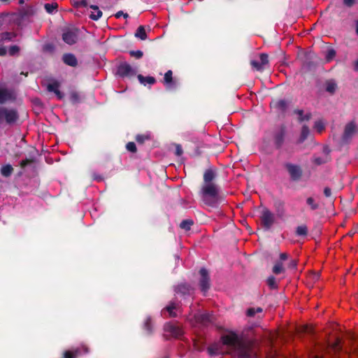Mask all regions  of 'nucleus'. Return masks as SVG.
Segmentation results:
<instances>
[{
    "label": "nucleus",
    "instance_id": "nucleus-1",
    "mask_svg": "<svg viewBox=\"0 0 358 358\" xmlns=\"http://www.w3.org/2000/svg\"><path fill=\"white\" fill-rule=\"evenodd\" d=\"M221 340L234 358H257L252 342L240 338L234 333L222 336Z\"/></svg>",
    "mask_w": 358,
    "mask_h": 358
},
{
    "label": "nucleus",
    "instance_id": "nucleus-2",
    "mask_svg": "<svg viewBox=\"0 0 358 358\" xmlns=\"http://www.w3.org/2000/svg\"><path fill=\"white\" fill-rule=\"evenodd\" d=\"M217 177L215 169L209 168L205 170L203 175V184L199 190L201 196L205 204L214 206L219 196V188L214 180Z\"/></svg>",
    "mask_w": 358,
    "mask_h": 358
},
{
    "label": "nucleus",
    "instance_id": "nucleus-3",
    "mask_svg": "<svg viewBox=\"0 0 358 358\" xmlns=\"http://www.w3.org/2000/svg\"><path fill=\"white\" fill-rule=\"evenodd\" d=\"M287 128L285 124L276 127L272 132V141L276 150H280L285 143Z\"/></svg>",
    "mask_w": 358,
    "mask_h": 358
},
{
    "label": "nucleus",
    "instance_id": "nucleus-4",
    "mask_svg": "<svg viewBox=\"0 0 358 358\" xmlns=\"http://www.w3.org/2000/svg\"><path fill=\"white\" fill-rule=\"evenodd\" d=\"M358 134V127L354 120L347 123L343 129V133L341 138L342 145L349 144L353 137Z\"/></svg>",
    "mask_w": 358,
    "mask_h": 358
},
{
    "label": "nucleus",
    "instance_id": "nucleus-5",
    "mask_svg": "<svg viewBox=\"0 0 358 358\" xmlns=\"http://www.w3.org/2000/svg\"><path fill=\"white\" fill-rule=\"evenodd\" d=\"M259 218L261 225L266 231L270 230L275 221L274 213L267 208L262 209Z\"/></svg>",
    "mask_w": 358,
    "mask_h": 358
},
{
    "label": "nucleus",
    "instance_id": "nucleus-6",
    "mask_svg": "<svg viewBox=\"0 0 358 358\" xmlns=\"http://www.w3.org/2000/svg\"><path fill=\"white\" fill-rule=\"evenodd\" d=\"M283 166L287 171L291 180L298 182L301 179L303 176V169L300 165L291 162H285Z\"/></svg>",
    "mask_w": 358,
    "mask_h": 358
},
{
    "label": "nucleus",
    "instance_id": "nucleus-7",
    "mask_svg": "<svg viewBox=\"0 0 358 358\" xmlns=\"http://www.w3.org/2000/svg\"><path fill=\"white\" fill-rule=\"evenodd\" d=\"M18 117L19 115L15 109H8L5 107H0V124L5 120L7 124H11L15 122Z\"/></svg>",
    "mask_w": 358,
    "mask_h": 358
},
{
    "label": "nucleus",
    "instance_id": "nucleus-8",
    "mask_svg": "<svg viewBox=\"0 0 358 358\" xmlns=\"http://www.w3.org/2000/svg\"><path fill=\"white\" fill-rule=\"evenodd\" d=\"M199 273L200 275L199 285L201 291L204 294H206V293L210 288V285H211L210 274H209L208 271L204 267L201 268Z\"/></svg>",
    "mask_w": 358,
    "mask_h": 358
},
{
    "label": "nucleus",
    "instance_id": "nucleus-9",
    "mask_svg": "<svg viewBox=\"0 0 358 358\" xmlns=\"http://www.w3.org/2000/svg\"><path fill=\"white\" fill-rule=\"evenodd\" d=\"M78 30L77 29H68L62 34V40L69 45H73L78 41Z\"/></svg>",
    "mask_w": 358,
    "mask_h": 358
},
{
    "label": "nucleus",
    "instance_id": "nucleus-10",
    "mask_svg": "<svg viewBox=\"0 0 358 358\" xmlns=\"http://www.w3.org/2000/svg\"><path fill=\"white\" fill-rule=\"evenodd\" d=\"M117 73L122 77H132L136 74V71L127 62L120 64L117 66Z\"/></svg>",
    "mask_w": 358,
    "mask_h": 358
},
{
    "label": "nucleus",
    "instance_id": "nucleus-11",
    "mask_svg": "<svg viewBox=\"0 0 358 358\" xmlns=\"http://www.w3.org/2000/svg\"><path fill=\"white\" fill-rule=\"evenodd\" d=\"M260 61L251 60L250 65L253 69L257 71H263L265 66L268 64V55L266 53H261L259 55Z\"/></svg>",
    "mask_w": 358,
    "mask_h": 358
},
{
    "label": "nucleus",
    "instance_id": "nucleus-12",
    "mask_svg": "<svg viewBox=\"0 0 358 358\" xmlns=\"http://www.w3.org/2000/svg\"><path fill=\"white\" fill-rule=\"evenodd\" d=\"M174 292L176 294H179L185 298L192 294L193 289L190 285L186 282H181L174 287Z\"/></svg>",
    "mask_w": 358,
    "mask_h": 358
},
{
    "label": "nucleus",
    "instance_id": "nucleus-13",
    "mask_svg": "<svg viewBox=\"0 0 358 358\" xmlns=\"http://www.w3.org/2000/svg\"><path fill=\"white\" fill-rule=\"evenodd\" d=\"M164 329L176 338H179L183 334V331L180 327L171 322L166 323Z\"/></svg>",
    "mask_w": 358,
    "mask_h": 358
},
{
    "label": "nucleus",
    "instance_id": "nucleus-14",
    "mask_svg": "<svg viewBox=\"0 0 358 358\" xmlns=\"http://www.w3.org/2000/svg\"><path fill=\"white\" fill-rule=\"evenodd\" d=\"M194 319L196 322L207 326L213 322L214 316L209 313H198L195 314Z\"/></svg>",
    "mask_w": 358,
    "mask_h": 358
},
{
    "label": "nucleus",
    "instance_id": "nucleus-15",
    "mask_svg": "<svg viewBox=\"0 0 358 358\" xmlns=\"http://www.w3.org/2000/svg\"><path fill=\"white\" fill-rule=\"evenodd\" d=\"M89 349L87 346L83 345L81 348H76L72 350H66L63 352L62 358H76L82 353L87 354Z\"/></svg>",
    "mask_w": 358,
    "mask_h": 358
},
{
    "label": "nucleus",
    "instance_id": "nucleus-16",
    "mask_svg": "<svg viewBox=\"0 0 358 358\" xmlns=\"http://www.w3.org/2000/svg\"><path fill=\"white\" fill-rule=\"evenodd\" d=\"M15 99L14 94L6 88H0V104H3L8 101H13Z\"/></svg>",
    "mask_w": 358,
    "mask_h": 358
},
{
    "label": "nucleus",
    "instance_id": "nucleus-17",
    "mask_svg": "<svg viewBox=\"0 0 358 358\" xmlns=\"http://www.w3.org/2000/svg\"><path fill=\"white\" fill-rule=\"evenodd\" d=\"M89 9L88 16L90 19L96 21L102 16V11L97 6L90 5Z\"/></svg>",
    "mask_w": 358,
    "mask_h": 358
},
{
    "label": "nucleus",
    "instance_id": "nucleus-18",
    "mask_svg": "<svg viewBox=\"0 0 358 358\" xmlns=\"http://www.w3.org/2000/svg\"><path fill=\"white\" fill-rule=\"evenodd\" d=\"M62 60L68 66L75 67L78 65V60L72 53H65L62 56Z\"/></svg>",
    "mask_w": 358,
    "mask_h": 358
},
{
    "label": "nucleus",
    "instance_id": "nucleus-19",
    "mask_svg": "<svg viewBox=\"0 0 358 358\" xmlns=\"http://www.w3.org/2000/svg\"><path fill=\"white\" fill-rule=\"evenodd\" d=\"M274 207L279 217H282L285 213V202L281 199L274 201Z\"/></svg>",
    "mask_w": 358,
    "mask_h": 358
},
{
    "label": "nucleus",
    "instance_id": "nucleus-20",
    "mask_svg": "<svg viewBox=\"0 0 358 358\" xmlns=\"http://www.w3.org/2000/svg\"><path fill=\"white\" fill-rule=\"evenodd\" d=\"M143 330L145 331L146 335L150 336L152 334L153 329H154V325H153V322H152V320L151 317L148 316L145 318V320L143 322Z\"/></svg>",
    "mask_w": 358,
    "mask_h": 358
},
{
    "label": "nucleus",
    "instance_id": "nucleus-21",
    "mask_svg": "<svg viewBox=\"0 0 358 358\" xmlns=\"http://www.w3.org/2000/svg\"><path fill=\"white\" fill-rule=\"evenodd\" d=\"M271 106L281 112H285L287 108V102L285 99L273 100Z\"/></svg>",
    "mask_w": 358,
    "mask_h": 358
},
{
    "label": "nucleus",
    "instance_id": "nucleus-22",
    "mask_svg": "<svg viewBox=\"0 0 358 358\" xmlns=\"http://www.w3.org/2000/svg\"><path fill=\"white\" fill-rule=\"evenodd\" d=\"M164 83L167 86L168 88L175 87L176 83L173 82V72L171 70H169L165 73L164 77Z\"/></svg>",
    "mask_w": 358,
    "mask_h": 358
},
{
    "label": "nucleus",
    "instance_id": "nucleus-23",
    "mask_svg": "<svg viewBox=\"0 0 358 358\" xmlns=\"http://www.w3.org/2000/svg\"><path fill=\"white\" fill-rule=\"evenodd\" d=\"M17 36L15 32L5 31L0 34V42L13 41Z\"/></svg>",
    "mask_w": 358,
    "mask_h": 358
},
{
    "label": "nucleus",
    "instance_id": "nucleus-24",
    "mask_svg": "<svg viewBox=\"0 0 358 358\" xmlns=\"http://www.w3.org/2000/svg\"><path fill=\"white\" fill-rule=\"evenodd\" d=\"M138 80L141 84L146 85V84L154 85L156 83V79L152 76H143L141 74L137 76Z\"/></svg>",
    "mask_w": 358,
    "mask_h": 358
},
{
    "label": "nucleus",
    "instance_id": "nucleus-25",
    "mask_svg": "<svg viewBox=\"0 0 358 358\" xmlns=\"http://www.w3.org/2000/svg\"><path fill=\"white\" fill-rule=\"evenodd\" d=\"M337 89V84L334 80H328L326 82V91L331 94H334Z\"/></svg>",
    "mask_w": 358,
    "mask_h": 358
},
{
    "label": "nucleus",
    "instance_id": "nucleus-26",
    "mask_svg": "<svg viewBox=\"0 0 358 358\" xmlns=\"http://www.w3.org/2000/svg\"><path fill=\"white\" fill-rule=\"evenodd\" d=\"M309 134H310V129H309L307 125H303L301 128V135H300L298 142L299 143L304 142L307 139Z\"/></svg>",
    "mask_w": 358,
    "mask_h": 358
},
{
    "label": "nucleus",
    "instance_id": "nucleus-27",
    "mask_svg": "<svg viewBox=\"0 0 358 358\" xmlns=\"http://www.w3.org/2000/svg\"><path fill=\"white\" fill-rule=\"evenodd\" d=\"M294 113H296L299 115V121L300 122H302L303 121H308L312 117V115L310 113H306V115H304L303 110H295Z\"/></svg>",
    "mask_w": 358,
    "mask_h": 358
},
{
    "label": "nucleus",
    "instance_id": "nucleus-28",
    "mask_svg": "<svg viewBox=\"0 0 358 358\" xmlns=\"http://www.w3.org/2000/svg\"><path fill=\"white\" fill-rule=\"evenodd\" d=\"M308 231L307 226L306 224H302L296 228L295 234L297 236H306Z\"/></svg>",
    "mask_w": 358,
    "mask_h": 358
},
{
    "label": "nucleus",
    "instance_id": "nucleus-29",
    "mask_svg": "<svg viewBox=\"0 0 358 358\" xmlns=\"http://www.w3.org/2000/svg\"><path fill=\"white\" fill-rule=\"evenodd\" d=\"M330 161H331V157H314L312 159V162L317 166L326 164Z\"/></svg>",
    "mask_w": 358,
    "mask_h": 358
},
{
    "label": "nucleus",
    "instance_id": "nucleus-30",
    "mask_svg": "<svg viewBox=\"0 0 358 358\" xmlns=\"http://www.w3.org/2000/svg\"><path fill=\"white\" fill-rule=\"evenodd\" d=\"M13 171V168L10 164L4 165L1 169V174L4 177H9Z\"/></svg>",
    "mask_w": 358,
    "mask_h": 358
},
{
    "label": "nucleus",
    "instance_id": "nucleus-31",
    "mask_svg": "<svg viewBox=\"0 0 358 358\" xmlns=\"http://www.w3.org/2000/svg\"><path fill=\"white\" fill-rule=\"evenodd\" d=\"M44 8L47 13L52 14L56 12L58 8V3L56 2L47 3L44 5Z\"/></svg>",
    "mask_w": 358,
    "mask_h": 358
},
{
    "label": "nucleus",
    "instance_id": "nucleus-32",
    "mask_svg": "<svg viewBox=\"0 0 358 358\" xmlns=\"http://www.w3.org/2000/svg\"><path fill=\"white\" fill-rule=\"evenodd\" d=\"M135 36L139 38L141 40H145L147 38V34L143 26H139L135 33Z\"/></svg>",
    "mask_w": 358,
    "mask_h": 358
},
{
    "label": "nucleus",
    "instance_id": "nucleus-33",
    "mask_svg": "<svg viewBox=\"0 0 358 358\" xmlns=\"http://www.w3.org/2000/svg\"><path fill=\"white\" fill-rule=\"evenodd\" d=\"M176 308L177 305L175 302H170V303L164 308V310L169 313L170 317H175L177 315L173 310L176 309Z\"/></svg>",
    "mask_w": 358,
    "mask_h": 358
},
{
    "label": "nucleus",
    "instance_id": "nucleus-34",
    "mask_svg": "<svg viewBox=\"0 0 358 358\" xmlns=\"http://www.w3.org/2000/svg\"><path fill=\"white\" fill-rule=\"evenodd\" d=\"M193 224L194 221L192 219L184 220L180 222V227L185 231H189Z\"/></svg>",
    "mask_w": 358,
    "mask_h": 358
},
{
    "label": "nucleus",
    "instance_id": "nucleus-35",
    "mask_svg": "<svg viewBox=\"0 0 358 358\" xmlns=\"http://www.w3.org/2000/svg\"><path fill=\"white\" fill-rule=\"evenodd\" d=\"M306 203L310 206V210H315L319 208L320 205L313 197H308Z\"/></svg>",
    "mask_w": 358,
    "mask_h": 358
},
{
    "label": "nucleus",
    "instance_id": "nucleus-36",
    "mask_svg": "<svg viewBox=\"0 0 358 358\" xmlns=\"http://www.w3.org/2000/svg\"><path fill=\"white\" fill-rule=\"evenodd\" d=\"M285 269L282 266V262H277L273 267V273L278 275L284 272Z\"/></svg>",
    "mask_w": 358,
    "mask_h": 358
},
{
    "label": "nucleus",
    "instance_id": "nucleus-37",
    "mask_svg": "<svg viewBox=\"0 0 358 358\" xmlns=\"http://www.w3.org/2000/svg\"><path fill=\"white\" fill-rule=\"evenodd\" d=\"M263 309L260 307L249 308L246 311V315L248 317H254L256 313H261Z\"/></svg>",
    "mask_w": 358,
    "mask_h": 358
},
{
    "label": "nucleus",
    "instance_id": "nucleus-38",
    "mask_svg": "<svg viewBox=\"0 0 358 358\" xmlns=\"http://www.w3.org/2000/svg\"><path fill=\"white\" fill-rule=\"evenodd\" d=\"M150 139V134H138L136 136L135 140L139 144H143L145 141Z\"/></svg>",
    "mask_w": 358,
    "mask_h": 358
},
{
    "label": "nucleus",
    "instance_id": "nucleus-39",
    "mask_svg": "<svg viewBox=\"0 0 358 358\" xmlns=\"http://www.w3.org/2000/svg\"><path fill=\"white\" fill-rule=\"evenodd\" d=\"M59 83L57 81L53 82L52 83H50L47 86V90L48 92H57L59 90Z\"/></svg>",
    "mask_w": 358,
    "mask_h": 358
},
{
    "label": "nucleus",
    "instance_id": "nucleus-40",
    "mask_svg": "<svg viewBox=\"0 0 358 358\" xmlns=\"http://www.w3.org/2000/svg\"><path fill=\"white\" fill-rule=\"evenodd\" d=\"M20 48L19 46L14 45H11L8 49V54L10 56H15L19 54Z\"/></svg>",
    "mask_w": 358,
    "mask_h": 358
},
{
    "label": "nucleus",
    "instance_id": "nucleus-41",
    "mask_svg": "<svg viewBox=\"0 0 358 358\" xmlns=\"http://www.w3.org/2000/svg\"><path fill=\"white\" fill-rule=\"evenodd\" d=\"M208 352L210 356L217 355L220 352V349L216 345L208 347Z\"/></svg>",
    "mask_w": 358,
    "mask_h": 358
},
{
    "label": "nucleus",
    "instance_id": "nucleus-42",
    "mask_svg": "<svg viewBox=\"0 0 358 358\" xmlns=\"http://www.w3.org/2000/svg\"><path fill=\"white\" fill-rule=\"evenodd\" d=\"M34 14V8L32 7H28L23 10L21 15L22 17H29L31 15H33Z\"/></svg>",
    "mask_w": 358,
    "mask_h": 358
},
{
    "label": "nucleus",
    "instance_id": "nucleus-43",
    "mask_svg": "<svg viewBox=\"0 0 358 358\" xmlns=\"http://www.w3.org/2000/svg\"><path fill=\"white\" fill-rule=\"evenodd\" d=\"M267 285L271 289H277L278 285L275 282V278L273 276H269L267 279Z\"/></svg>",
    "mask_w": 358,
    "mask_h": 358
},
{
    "label": "nucleus",
    "instance_id": "nucleus-44",
    "mask_svg": "<svg viewBox=\"0 0 358 358\" xmlns=\"http://www.w3.org/2000/svg\"><path fill=\"white\" fill-rule=\"evenodd\" d=\"M70 100L73 103L80 102V96L76 92H72L70 94Z\"/></svg>",
    "mask_w": 358,
    "mask_h": 358
},
{
    "label": "nucleus",
    "instance_id": "nucleus-45",
    "mask_svg": "<svg viewBox=\"0 0 358 358\" xmlns=\"http://www.w3.org/2000/svg\"><path fill=\"white\" fill-rule=\"evenodd\" d=\"M35 162L34 158L25 159L22 160L20 163V166L22 169L25 168L27 165L33 164Z\"/></svg>",
    "mask_w": 358,
    "mask_h": 358
},
{
    "label": "nucleus",
    "instance_id": "nucleus-46",
    "mask_svg": "<svg viewBox=\"0 0 358 358\" xmlns=\"http://www.w3.org/2000/svg\"><path fill=\"white\" fill-rule=\"evenodd\" d=\"M129 55L136 59H141L143 56V52L141 50H130Z\"/></svg>",
    "mask_w": 358,
    "mask_h": 358
},
{
    "label": "nucleus",
    "instance_id": "nucleus-47",
    "mask_svg": "<svg viewBox=\"0 0 358 358\" xmlns=\"http://www.w3.org/2000/svg\"><path fill=\"white\" fill-rule=\"evenodd\" d=\"M76 5L77 7L87 8V10H89V8H90V6L87 0H79V1H77L76 2Z\"/></svg>",
    "mask_w": 358,
    "mask_h": 358
},
{
    "label": "nucleus",
    "instance_id": "nucleus-48",
    "mask_svg": "<svg viewBox=\"0 0 358 358\" xmlns=\"http://www.w3.org/2000/svg\"><path fill=\"white\" fill-rule=\"evenodd\" d=\"M336 56V51L334 49H329L328 50L327 55H326V59L327 62H329L334 59V57Z\"/></svg>",
    "mask_w": 358,
    "mask_h": 358
},
{
    "label": "nucleus",
    "instance_id": "nucleus-49",
    "mask_svg": "<svg viewBox=\"0 0 358 358\" xmlns=\"http://www.w3.org/2000/svg\"><path fill=\"white\" fill-rule=\"evenodd\" d=\"M126 148L128 151L131 152L133 153L137 151L136 144L134 142H129L126 145Z\"/></svg>",
    "mask_w": 358,
    "mask_h": 358
},
{
    "label": "nucleus",
    "instance_id": "nucleus-50",
    "mask_svg": "<svg viewBox=\"0 0 358 358\" xmlns=\"http://www.w3.org/2000/svg\"><path fill=\"white\" fill-rule=\"evenodd\" d=\"M357 0H343V5L347 8H352L355 3Z\"/></svg>",
    "mask_w": 358,
    "mask_h": 358
},
{
    "label": "nucleus",
    "instance_id": "nucleus-51",
    "mask_svg": "<svg viewBox=\"0 0 358 358\" xmlns=\"http://www.w3.org/2000/svg\"><path fill=\"white\" fill-rule=\"evenodd\" d=\"M175 146H176L175 155L178 157L181 156L183 153L182 146L180 144H176Z\"/></svg>",
    "mask_w": 358,
    "mask_h": 358
},
{
    "label": "nucleus",
    "instance_id": "nucleus-52",
    "mask_svg": "<svg viewBox=\"0 0 358 358\" xmlns=\"http://www.w3.org/2000/svg\"><path fill=\"white\" fill-rule=\"evenodd\" d=\"M122 16H123L124 18H125V19L129 17V15L127 13H124L123 11H122V10H120L115 14V17L116 18H120Z\"/></svg>",
    "mask_w": 358,
    "mask_h": 358
},
{
    "label": "nucleus",
    "instance_id": "nucleus-53",
    "mask_svg": "<svg viewBox=\"0 0 358 358\" xmlns=\"http://www.w3.org/2000/svg\"><path fill=\"white\" fill-rule=\"evenodd\" d=\"M315 127L319 131H321L324 129V125L320 122H316L315 124Z\"/></svg>",
    "mask_w": 358,
    "mask_h": 358
},
{
    "label": "nucleus",
    "instance_id": "nucleus-54",
    "mask_svg": "<svg viewBox=\"0 0 358 358\" xmlns=\"http://www.w3.org/2000/svg\"><path fill=\"white\" fill-rule=\"evenodd\" d=\"M324 194L326 197H330L331 196V190L329 187H326L324 189Z\"/></svg>",
    "mask_w": 358,
    "mask_h": 358
},
{
    "label": "nucleus",
    "instance_id": "nucleus-55",
    "mask_svg": "<svg viewBox=\"0 0 358 358\" xmlns=\"http://www.w3.org/2000/svg\"><path fill=\"white\" fill-rule=\"evenodd\" d=\"M7 16L6 13H0V28L4 24V18Z\"/></svg>",
    "mask_w": 358,
    "mask_h": 358
},
{
    "label": "nucleus",
    "instance_id": "nucleus-56",
    "mask_svg": "<svg viewBox=\"0 0 358 358\" xmlns=\"http://www.w3.org/2000/svg\"><path fill=\"white\" fill-rule=\"evenodd\" d=\"M330 152H331V150L329 149V148L328 146H327V145L324 146L323 152L325 155V157H330L329 156Z\"/></svg>",
    "mask_w": 358,
    "mask_h": 358
},
{
    "label": "nucleus",
    "instance_id": "nucleus-57",
    "mask_svg": "<svg viewBox=\"0 0 358 358\" xmlns=\"http://www.w3.org/2000/svg\"><path fill=\"white\" fill-rule=\"evenodd\" d=\"M297 265V262L294 259H292L289 263V268H295Z\"/></svg>",
    "mask_w": 358,
    "mask_h": 358
},
{
    "label": "nucleus",
    "instance_id": "nucleus-58",
    "mask_svg": "<svg viewBox=\"0 0 358 358\" xmlns=\"http://www.w3.org/2000/svg\"><path fill=\"white\" fill-rule=\"evenodd\" d=\"M333 348L335 350H341L339 339H336V341L334 343Z\"/></svg>",
    "mask_w": 358,
    "mask_h": 358
},
{
    "label": "nucleus",
    "instance_id": "nucleus-59",
    "mask_svg": "<svg viewBox=\"0 0 358 358\" xmlns=\"http://www.w3.org/2000/svg\"><path fill=\"white\" fill-rule=\"evenodd\" d=\"M6 48L3 46L0 47V56H5L6 55Z\"/></svg>",
    "mask_w": 358,
    "mask_h": 358
},
{
    "label": "nucleus",
    "instance_id": "nucleus-60",
    "mask_svg": "<svg viewBox=\"0 0 358 358\" xmlns=\"http://www.w3.org/2000/svg\"><path fill=\"white\" fill-rule=\"evenodd\" d=\"M55 94H56V96H57V98H58L59 99H63V97H64V94H63V93H62V92L59 91V90H58L57 92H55Z\"/></svg>",
    "mask_w": 358,
    "mask_h": 358
},
{
    "label": "nucleus",
    "instance_id": "nucleus-61",
    "mask_svg": "<svg viewBox=\"0 0 358 358\" xmlns=\"http://www.w3.org/2000/svg\"><path fill=\"white\" fill-rule=\"evenodd\" d=\"M287 259V255L286 253H281V254L280 255V262H281V261H285V260H286Z\"/></svg>",
    "mask_w": 358,
    "mask_h": 358
},
{
    "label": "nucleus",
    "instance_id": "nucleus-62",
    "mask_svg": "<svg viewBox=\"0 0 358 358\" xmlns=\"http://www.w3.org/2000/svg\"><path fill=\"white\" fill-rule=\"evenodd\" d=\"M354 70L358 71V59L354 62Z\"/></svg>",
    "mask_w": 358,
    "mask_h": 358
},
{
    "label": "nucleus",
    "instance_id": "nucleus-63",
    "mask_svg": "<svg viewBox=\"0 0 358 358\" xmlns=\"http://www.w3.org/2000/svg\"><path fill=\"white\" fill-rule=\"evenodd\" d=\"M304 328V331L305 332H307V333H310V331H312V329L308 326H306L303 327Z\"/></svg>",
    "mask_w": 358,
    "mask_h": 358
},
{
    "label": "nucleus",
    "instance_id": "nucleus-64",
    "mask_svg": "<svg viewBox=\"0 0 358 358\" xmlns=\"http://www.w3.org/2000/svg\"><path fill=\"white\" fill-rule=\"evenodd\" d=\"M356 34L358 35V20L356 21Z\"/></svg>",
    "mask_w": 358,
    "mask_h": 358
}]
</instances>
